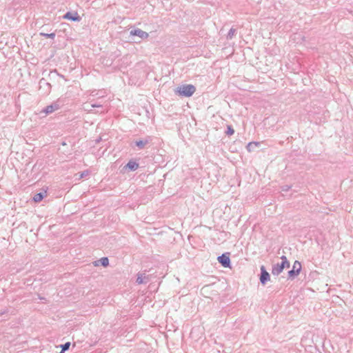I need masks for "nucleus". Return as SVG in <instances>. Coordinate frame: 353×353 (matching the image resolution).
<instances>
[{
	"mask_svg": "<svg viewBox=\"0 0 353 353\" xmlns=\"http://www.w3.org/2000/svg\"><path fill=\"white\" fill-rule=\"evenodd\" d=\"M195 91L196 88L193 85L188 84L176 88L175 93L179 96L190 97L195 92Z\"/></svg>",
	"mask_w": 353,
	"mask_h": 353,
	"instance_id": "nucleus-1",
	"label": "nucleus"
},
{
	"mask_svg": "<svg viewBox=\"0 0 353 353\" xmlns=\"http://www.w3.org/2000/svg\"><path fill=\"white\" fill-rule=\"evenodd\" d=\"M301 270V263L299 261H295L292 269L288 272V279H294L300 274Z\"/></svg>",
	"mask_w": 353,
	"mask_h": 353,
	"instance_id": "nucleus-2",
	"label": "nucleus"
},
{
	"mask_svg": "<svg viewBox=\"0 0 353 353\" xmlns=\"http://www.w3.org/2000/svg\"><path fill=\"white\" fill-rule=\"evenodd\" d=\"M229 255L230 253H224L217 258L219 263L224 268H230L231 261Z\"/></svg>",
	"mask_w": 353,
	"mask_h": 353,
	"instance_id": "nucleus-3",
	"label": "nucleus"
},
{
	"mask_svg": "<svg viewBox=\"0 0 353 353\" xmlns=\"http://www.w3.org/2000/svg\"><path fill=\"white\" fill-rule=\"evenodd\" d=\"M285 268H290L289 265H285V263H278L272 265V274L274 276L279 275L283 270Z\"/></svg>",
	"mask_w": 353,
	"mask_h": 353,
	"instance_id": "nucleus-4",
	"label": "nucleus"
},
{
	"mask_svg": "<svg viewBox=\"0 0 353 353\" xmlns=\"http://www.w3.org/2000/svg\"><path fill=\"white\" fill-rule=\"evenodd\" d=\"M60 108L59 104L57 102H54L50 105L46 106L45 108H43L40 113H44L45 115H48L49 114H51L54 112V111L59 110Z\"/></svg>",
	"mask_w": 353,
	"mask_h": 353,
	"instance_id": "nucleus-5",
	"label": "nucleus"
},
{
	"mask_svg": "<svg viewBox=\"0 0 353 353\" xmlns=\"http://www.w3.org/2000/svg\"><path fill=\"white\" fill-rule=\"evenodd\" d=\"M260 270V282L262 285H264L268 281H270V274L267 272L264 265H261Z\"/></svg>",
	"mask_w": 353,
	"mask_h": 353,
	"instance_id": "nucleus-6",
	"label": "nucleus"
},
{
	"mask_svg": "<svg viewBox=\"0 0 353 353\" xmlns=\"http://www.w3.org/2000/svg\"><path fill=\"white\" fill-rule=\"evenodd\" d=\"M130 34L131 36H137L141 39H145L149 37V34L148 32H146L139 28L132 30L130 32Z\"/></svg>",
	"mask_w": 353,
	"mask_h": 353,
	"instance_id": "nucleus-7",
	"label": "nucleus"
},
{
	"mask_svg": "<svg viewBox=\"0 0 353 353\" xmlns=\"http://www.w3.org/2000/svg\"><path fill=\"white\" fill-rule=\"evenodd\" d=\"M63 18L72 21H79L81 20V17L77 12H67L63 16Z\"/></svg>",
	"mask_w": 353,
	"mask_h": 353,
	"instance_id": "nucleus-8",
	"label": "nucleus"
},
{
	"mask_svg": "<svg viewBox=\"0 0 353 353\" xmlns=\"http://www.w3.org/2000/svg\"><path fill=\"white\" fill-rule=\"evenodd\" d=\"M149 281L148 277L144 273H139L136 282L138 284L147 283Z\"/></svg>",
	"mask_w": 353,
	"mask_h": 353,
	"instance_id": "nucleus-9",
	"label": "nucleus"
},
{
	"mask_svg": "<svg viewBox=\"0 0 353 353\" xmlns=\"http://www.w3.org/2000/svg\"><path fill=\"white\" fill-rule=\"evenodd\" d=\"M125 167L130 171H135L139 168V163L133 160H130Z\"/></svg>",
	"mask_w": 353,
	"mask_h": 353,
	"instance_id": "nucleus-10",
	"label": "nucleus"
},
{
	"mask_svg": "<svg viewBox=\"0 0 353 353\" xmlns=\"http://www.w3.org/2000/svg\"><path fill=\"white\" fill-rule=\"evenodd\" d=\"M47 195L46 190L37 193L33 196V201L36 203L40 202Z\"/></svg>",
	"mask_w": 353,
	"mask_h": 353,
	"instance_id": "nucleus-11",
	"label": "nucleus"
},
{
	"mask_svg": "<svg viewBox=\"0 0 353 353\" xmlns=\"http://www.w3.org/2000/svg\"><path fill=\"white\" fill-rule=\"evenodd\" d=\"M99 263L103 267H106L109 264V260L107 257H102L100 260L95 261V265H98Z\"/></svg>",
	"mask_w": 353,
	"mask_h": 353,
	"instance_id": "nucleus-12",
	"label": "nucleus"
},
{
	"mask_svg": "<svg viewBox=\"0 0 353 353\" xmlns=\"http://www.w3.org/2000/svg\"><path fill=\"white\" fill-rule=\"evenodd\" d=\"M148 143V140H139L135 141V145L139 148L143 149L146 144Z\"/></svg>",
	"mask_w": 353,
	"mask_h": 353,
	"instance_id": "nucleus-13",
	"label": "nucleus"
},
{
	"mask_svg": "<svg viewBox=\"0 0 353 353\" xmlns=\"http://www.w3.org/2000/svg\"><path fill=\"white\" fill-rule=\"evenodd\" d=\"M236 32V30L235 28H230V30H229V32L227 34V37H226L227 39H228V40L232 39L233 38L234 35L235 34Z\"/></svg>",
	"mask_w": 353,
	"mask_h": 353,
	"instance_id": "nucleus-14",
	"label": "nucleus"
},
{
	"mask_svg": "<svg viewBox=\"0 0 353 353\" xmlns=\"http://www.w3.org/2000/svg\"><path fill=\"white\" fill-rule=\"evenodd\" d=\"M39 34L41 37H46V38H50V39H54L55 38V35H56L54 32H52V33L40 32Z\"/></svg>",
	"mask_w": 353,
	"mask_h": 353,
	"instance_id": "nucleus-15",
	"label": "nucleus"
},
{
	"mask_svg": "<svg viewBox=\"0 0 353 353\" xmlns=\"http://www.w3.org/2000/svg\"><path fill=\"white\" fill-rule=\"evenodd\" d=\"M259 145V142H250L247 145V150L249 152H251L254 147H257Z\"/></svg>",
	"mask_w": 353,
	"mask_h": 353,
	"instance_id": "nucleus-16",
	"label": "nucleus"
},
{
	"mask_svg": "<svg viewBox=\"0 0 353 353\" xmlns=\"http://www.w3.org/2000/svg\"><path fill=\"white\" fill-rule=\"evenodd\" d=\"M234 130L232 128V126L230 125H227V130L225 131V134L228 136H231V135L234 134Z\"/></svg>",
	"mask_w": 353,
	"mask_h": 353,
	"instance_id": "nucleus-17",
	"label": "nucleus"
},
{
	"mask_svg": "<svg viewBox=\"0 0 353 353\" xmlns=\"http://www.w3.org/2000/svg\"><path fill=\"white\" fill-rule=\"evenodd\" d=\"M71 345L70 342H66L65 343L61 345V348L63 352H65L69 350L70 347Z\"/></svg>",
	"mask_w": 353,
	"mask_h": 353,
	"instance_id": "nucleus-18",
	"label": "nucleus"
},
{
	"mask_svg": "<svg viewBox=\"0 0 353 353\" xmlns=\"http://www.w3.org/2000/svg\"><path fill=\"white\" fill-rule=\"evenodd\" d=\"M39 83H40L41 86L43 84V85H44V84H45V85H46L48 86V90H50L51 85H50V83H48L45 79L42 78V79L40 80Z\"/></svg>",
	"mask_w": 353,
	"mask_h": 353,
	"instance_id": "nucleus-19",
	"label": "nucleus"
},
{
	"mask_svg": "<svg viewBox=\"0 0 353 353\" xmlns=\"http://www.w3.org/2000/svg\"><path fill=\"white\" fill-rule=\"evenodd\" d=\"M281 263H285V265H290V262H289V261L288 260V259H287V257L285 256H284V255L282 256L281 257Z\"/></svg>",
	"mask_w": 353,
	"mask_h": 353,
	"instance_id": "nucleus-20",
	"label": "nucleus"
},
{
	"mask_svg": "<svg viewBox=\"0 0 353 353\" xmlns=\"http://www.w3.org/2000/svg\"><path fill=\"white\" fill-rule=\"evenodd\" d=\"M90 105H89L88 103H85L83 105V109L85 110V111H88V112H90L91 111V109H90Z\"/></svg>",
	"mask_w": 353,
	"mask_h": 353,
	"instance_id": "nucleus-21",
	"label": "nucleus"
},
{
	"mask_svg": "<svg viewBox=\"0 0 353 353\" xmlns=\"http://www.w3.org/2000/svg\"><path fill=\"white\" fill-rule=\"evenodd\" d=\"M281 188L283 192H287L291 188V185H283Z\"/></svg>",
	"mask_w": 353,
	"mask_h": 353,
	"instance_id": "nucleus-22",
	"label": "nucleus"
},
{
	"mask_svg": "<svg viewBox=\"0 0 353 353\" xmlns=\"http://www.w3.org/2000/svg\"><path fill=\"white\" fill-rule=\"evenodd\" d=\"M101 106H102L101 104L97 103H91L90 104V107L91 108H99V107H101Z\"/></svg>",
	"mask_w": 353,
	"mask_h": 353,
	"instance_id": "nucleus-23",
	"label": "nucleus"
},
{
	"mask_svg": "<svg viewBox=\"0 0 353 353\" xmlns=\"http://www.w3.org/2000/svg\"><path fill=\"white\" fill-rule=\"evenodd\" d=\"M88 174V172L84 171L81 173L80 178H83V177L86 176Z\"/></svg>",
	"mask_w": 353,
	"mask_h": 353,
	"instance_id": "nucleus-24",
	"label": "nucleus"
},
{
	"mask_svg": "<svg viewBox=\"0 0 353 353\" xmlns=\"http://www.w3.org/2000/svg\"><path fill=\"white\" fill-rule=\"evenodd\" d=\"M98 94V92L97 90H93L90 93V96L92 97H97Z\"/></svg>",
	"mask_w": 353,
	"mask_h": 353,
	"instance_id": "nucleus-25",
	"label": "nucleus"
},
{
	"mask_svg": "<svg viewBox=\"0 0 353 353\" xmlns=\"http://www.w3.org/2000/svg\"><path fill=\"white\" fill-rule=\"evenodd\" d=\"M6 312H7L6 310L0 311V315H3V314H6Z\"/></svg>",
	"mask_w": 353,
	"mask_h": 353,
	"instance_id": "nucleus-26",
	"label": "nucleus"
}]
</instances>
